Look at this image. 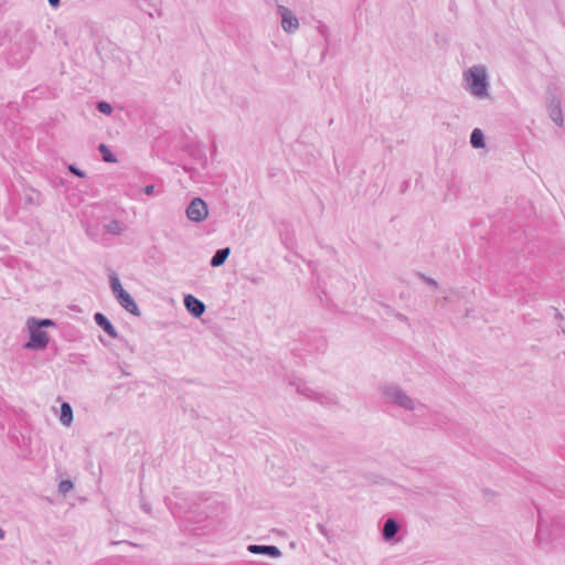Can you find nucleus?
I'll use <instances>...</instances> for the list:
<instances>
[{"label":"nucleus","mask_w":565,"mask_h":565,"mask_svg":"<svg viewBox=\"0 0 565 565\" xmlns=\"http://www.w3.org/2000/svg\"><path fill=\"white\" fill-rule=\"evenodd\" d=\"M465 88L477 99H487L489 93V76L483 65H473L463 73Z\"/></svg>","instance_id":"nucleus-1"},{"label":"nucleus","mask_w":565,"mask_h":565,"mask_svg":"<svg viewBox=\"0 0 565 565\" xmlns=\"http://www.w3.org/2000/svg\"><path fill=\"white\" fill-rule=\"evenodd\" d=\"M380 393L383 401L387 404L398 406L409 412L416 409L417 402L396 384L381 386Z\"/></svg>","instance_id":"nucleus-2"},{"label":"nucleus","mask_w":565,"mask_h":565,"mask_svg":"<svg viewBox=\"0 0 565 565\" xmlns=\"http://www.w3.org/2000/svg\"><path fill=\"white\" fill-rule=\"evenodd\" d=\"M30 331V341L25 344L28 349H43L49 343V335L42 327H52L54 323L50 319L36 320L30 318L26 322Z\"/></svg>","instance_id":"nucleus-3"},{"label":"nucleus","mask_w":565,"mask_h":565,"mask_svg":"<svg viewBox=\"0 0 565 565\" xmlns=\"http://www.w3.org/2000/svg\"><path fill=\"white\" fill-rule=\"evenodd\" d=\"M111 289L116 295L120 305L131 313H137L138 307L132 300L131 296L121 287L119 279L116 276L111 277Z\"/></svg>","instance_id":"nucleus-4"},{"label":"nucleus","mask_w":565,"mask_h":565,"mask_svg":"<svg viewBox=\"0 0 565 565\" xmlns=\"http://www.w3.org/2000/svg\"><path fill=\"white\" fill-rule=\"evenodd\" d=\"M185 213L191 222L200 223L209 216V209L201 198H195L188 205Z\"/></svg>","instance_id":"nucleus-5"},{"label":"nucleus","mask_w":565,"mask_h":565,"mask_svg":"<svg viewBox=\"0 0 565 565\" xmlns=\"http://www.w3.org/2000/svg\"><path fill=\"white\" fill-rule=\"evenodd\" d=\"M277 12L281 18V28L286 33L292 34L298 31L300 26L299 20L289 8L278 6Z\"/></svg>","instance_id":"nucleus-6"},{"label":"nucleus","mask_w":565,"mask_h":565,"mask_svg":"<svg viewBox=\"0 0 565 565\" xmlns=\"http://www.w3.org/2000/svg\"><path fill=\"white\" fill-rule=\"evenodd\" d=\"M184 307L195 318H200L205 311V305L192 295L184 297Z\"/></svg>","instance_id":"nucleus-7"},{"label":"nucleus","mask_w":565,"mask_h":565,"mask_svg":"<svg viewBox=\"0 0 565 565\" xmlns=\"http://www.w3.org/2000/svg\"><path fill=\"white\" fill-rule=\"evenodd\" d=\"M143 13L149 18H160L162 15V0H143Z\"/></svg>","instance_id":"nucleus-8"},{"label":"nucleus","mask_w":565,"mask_h":565,"mask_svg":"<svg viewBox=\"0 0 565 565\" xmlns=\"http://www.w3.org/2000/svg\"><path fill=\"white\" fill-rule=\"evenodd\" d=\"M247 550L253 554H266L274 558L281 556L280 550L274 545H249Z\"/></svg>","instance_id":"nucleus-9"},{"label":"nucleus","mask_w":565,"mask_h":565,"mask_svg":"<svg viewBox=\"0 0 565 565\" xmlns=\"http://www.w3.org/2000/svg\"><path fill=\"white\" fill-rule=\"evenodd\" d=\"M96 323L111 338L117 337V332L110 321L100 312H97L94 317Z\"/></svg>","instance_id":"nucleus-10"},{"label":"nucleus","mask_w":565,"mask_h":565,"mask_svg":"<svg viewBox=\"0 0 565 565\" xmlns=\"http://www.w3.org/2000/svg\"><path fill=\"white\" fill-rule=\"evenodd\" d=\"M398 524L394 519H387L383 526V537L385 541L392 540L398 532Z\"/></svg>","instance_id":"nucleus-11"},{"label":"nucleus","mask_w":565,"mask_h":565,"mask_svg":"<svg viewBox=\"0 0 565 565\" xmlns=\"http://www.w3.org/2000/svg\"><path fill=\"white\" fill-rule=\"evenodd\" d=\"M60 422L64 426H70L73 422V411L68 403H62L61 405Z\"/></svg>","instance_id":"nucleus-12"},{"label":"nucleus","mask_w":565,"mask_h":565,"mask_svg":"<svg viewBox=\"0 0 565 565\" xmlns=\"http://www.w3.org/2000/svg\"><path fill=\"white\" fill-rule=\"evenodd\" d=\"M228 255H230L228 247L216 250V253L213 255V257L211 259V266L218 267V266L223 265L225 263L226 258L228 257Z\"/></svg>","instance_id":"nucleus-13"},{"label":"nucleus","mask_w":565,"mask_h":565,"mask_svg":"<svg viewBox=\"0 0 565 565\" xmlns=\"http://www.w3.org/2000/svg\"><path fill=\"white\" fill-rule=\"evenodd\" d=\"M470 142L473 148H483L486 146L483 132L479 128L471 132Z\"/></svg>","instance_id":"nucleus-14"},{"label":"nucleus","mask_w":565,"mask_h":565,"mask_svg":"<svg viewBox=\"0 0 565 565\" xmlns=\"http://www.w3.org/2000/svg\"><path fill=\"white\" fill-rule=\"evenodd\" d=\"M99 151L103 156V159L104 161L106 162H116V158L114 157V154L109 151L108 147L104 143L99 145Z\"/></svg>","instance_id":"nucleus-15"},{"label":"nucleus","mask_w":565,"mask_h":565,"mask_svg":"<svg viewBox=\"0 0 565 565\" xmlns=\"http://www.w3.org/2000/svg\"><path fill=\"white\" fill-rule=\"evenodd\" d=\"M98 110L103 114L109 115L113 110L111 106L106 102H100L97 106Z\"/></svg>","instance_id":"nucleus-16"},{"label":"nucleus","mask_w":565,"mask_h":565,"mask_svg":"<svg viewBox=\"0 0 565 565\" xmlns=\"http://www.w3.org/2000/svg\"><path fill=\"white\" fill-rule=\"evenodd\" d=\"M73 488V484L71 481H61L60 484H58V489L61 492L63 493H66L67 491H70L71 489Z\"/></svg>","instance_id":"nucleus-17"},{"label":"nucleus","mask_w":565,"mask_h":565,"mask_svg":"<svg viewBox=\"0 0 565 565\" xmlns=\"http://www.w3.org/2000/svg\"><path fill=\"white\" fill-rule=\"evenodd\" d=\"M551 117H552L553 121L556 122L557 125H562L563 124V118H562L561 109L553 110Z\"/></svg>","instance_id":"nucleus-18"},{"label":"nucleus","mask_w":565,"mask_h":565,"mask_svg":"<svg viewBox=\"0 0 565 565\" xmlns=\"http://www.w3.org/2000/svg\"><path fill=\"white\" fill-rule=\"evenodd\" d=\"M153 193H154V185L153 184H149V185L143 186V194L152 195Z\"/></svg>","instance_id":"nucleus-19"},{"label":"nucleus","mask_w":565,"mask_h":565,"mask_svg":"<svg viewBox=\"0 0 565 565\" xmlns=\"http://www.w3.org/2000/svg\"><path fill=\"white\" fill-rule=\"evenodd\" d=\"M425 282L433 286V287H437V281L434 280L433 278H429V277H423Z\"/></svg>","instance_id":"nucleus-20"},{"label":"nucleus","mask_w":565,"mask_h":565,"mask_svg":"<svg viewBox=\"0 0 565 565\" xmlns=\"http://www.w3.org/2000/svg\"><path fill=\"white\" fill-rule=\"evenodd\" d=\"M47 1L53 7H56L60 3V0H47Z\"/></svg>","instance_id":"nucleus-21"},{"label":"nucleus","mask_w":565,"mask_h":565,"mask_svg":"<svg viewBox=\"0 0 565 565\" xmlns=\"http://www.w3.org/2000/svg\"><path fill=\"white\" fill-rule=\"evenodd\" d=\"M4 537V531L2 529H0V540H2Z\"/></svg>","instance_id":"nucleus-22"}]
</instances>
